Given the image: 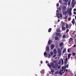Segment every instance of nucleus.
<instances>
[{
    "label": "nucleus",
    "instance_id": "nucleus-21",
    "mask_svg": "<svg viewBox=\"0 0 76 76\" xmlns=\"http://www.w3.org/2000/svg\"><path fill=\"white\" fill-rule=\"evenodd\" d=\"M68 26V24H67L66 25V29H68V28H69V26Z\"/></svg>",
    "mask_w": 76,
    "mask_h": 76
},
{
    "label": "nucleus",
    "instance_id": "nucleus-54",
    "mask_svg": "<svg viewBox=\"0 0 76 76\" xmlns=\"http://www.w3.org/2000/svg\"><path fill=\"white\" fill-rule=\"evenodd\" d=\"M68 67H69V64H67V67H68Z\"/></svg>",
    "mask_w": 76,
    "mask_h": 76
},
{
    "label": "nucleus",
    "instance_id": "nucleus-32",
    "mask_svg": "<svg viewBox=\"0 0 76 76\" xmlns=\"http://www.w3.org/2000/svg\"><path fill=\"white\" fill-rule=\"evenodd\" d=\"M50 54L52 56H53V52H50Z\"/></svg>",
    "mask_w": 76,
    "mask_h": 76
},
{
    "label": "nucleus",
    "instance_id": "nucleus-63",
    "mask_svg": "<svg viewBox=\"0 0 76 76\" xmlns=\"http://www.w3.org/2000/svg\"><path fill=\"white\" fill-rule=\"evenodd\" d=\"M75 31H73V33H75Z\"/></svg>",
    "mask_w": 76,
    "mask_h": 76
},
{
    "label": "nucleus",
    "instance_id": "nucleus-7",
    "mask_svg": "<svg viewBox=\"0 0 76 76\" xmlns=\"http://www.w3.org/2000/svg\"><path fill=\"white\" fill-rule=\"evenodd\" d=\"M50 48L52 50H53L54 48V45H51Z\"/></svg>",
    "mask_w": 76,
    "mask_h": 76
},
{
    "label": "nucleus",
    "instance_id": "nucleus-3",
    "mask_svg": "<svg viewBox=\"0 0 76 76\" xmlns=\"http://www.w3.org/2000/svg\"><path fill=\"white\" fill-rule=\"evenodd\" d=\"M66 7H64L62 8V10L63 12V13L65 12V10H66Z\"/></svg>",
    "mask_w": 76,
    "mask_h": 76
},
{
    "label": "nucleus",
    "instance_id": "nucleus-30",
    "mask_svg": "<svg viewBox=\"0 0 76 76\" xmlns=\"http://www.w3.org/2000/svg\"><path fill=\"white\" fill-rule=\"evenodd\" d=\"M61 60L62 64H64V61H63V60L62 59H61Z\"/></svg>",
    "mask_w": 76,
    "mask_h": 76
},
{
    "label": "nucleus",
    "instance_id": "nucleus-52",
    "mask_svg": "<svg viewBox=\"0 0 76 76\" xmlns=\"http://www.w3.org/2000/svg\"><path fill=\"white\" fill-rule=\"evenodd\" d=\"M60 20L59 19H58V22H60Z\"/></svg>",
    "mask_w": 76,
    "mask_h": 76
},
{
    "label": "nucleus",
    "instance_id": "nucleus-17",
    "mask_svg": "<svg viewBox=\"0 0 76 76\" xmlns=\"http://www.w3.org/2000/svg\"><path fill=\"white\" fill-rule=\"evenodd\" d=\"M49 50H50V48H49L48 46L47 48L46 51H49Z\"/></svg>",
    "mask_w": 76,
    "mask_h": 76
},
{
    "label": "nucleus",
    "instance_id": "nucleus-1",
    "mask_svg": "<svg viewBox=\"0 0 76 76\" xmlns=\"http://www.w3.org/2000/svg\"><path fill=\"white\" fill-rule=\"evenodd\" d=\"M47 65L50 68H51L52 67L53 69H56L57 67V66L58 65V64H56L54 65V64L53 62H51L50 64L49 63L47 64Z\"/></svg>",
    "mask_w": 76,
    "mask_h": 76
},
{
    "label": "nucleus",
    "instance_id": "nucleus-57",
    "mask_svg": "<svg viewBox=\"0 0 76 76\" xmlns=\"http://www.w3.org/2000/svg\"><path fill=\"white\" fill-rule=\"evenodd\" d=\"M76 45H74V47H76Z\"/></svg>",
    "mask_w": 76,
    "mask_h": 76
},
{
    "label": "nucleus",
    "instance_id": "nucleus-64",
    "mask_svg": "<svg viewBox=\"0 0 76 76\" xmlns=\"http://www.w3.org/2000/svg\"><path fill=\"white\" fill-rule=\"evenodd\" d=\"M75 41H76V39H75Z\"/></svg>",
    "mask_w": 76,
    "mask_h": 76
},
{
    "label": "nucleus",
    "instance_id": "nucleus-49",
    "mask_svg": "<svg viewBox=\"0 0 76 76\" xmlns=\"http://www.w3.org/2000/svg\"><path fill=\"white\" fill-rule=\"evenodd\" d=\"M59 3H61V0H60L59 1Z\"/></svg>",
    "mask_w": 76,
    "mask_h": 76
},
{
    "label": "nucleus",
    "instance_id": "nucleus-34",
    "mask_svg": "<svg viewBox=\"0 0 76 76\" xmlns=\"http://www.w3.org/2000/svg\"><path fill=\"white\" fill-rule=\"evenodd\" d=\"M47 52H45L44 53V56H46V55H47Z\"/></svg>",
    "mask_w": 76,
    "mask_h": 76
},
{
    "label": "nucleus",
    "instance_id": "nucleus-55",
    "mask_svg": "<svg viewBox=\"0 0 76 76\" xmlns=\"http://www.w3.org/2000/svg\"><path fill=\"white\" fill-rule=\"evenodd\" d=\"M58 19H60V16H59L58 17Z\"/></svg>",
    "mask_w": 76,
    "mask_h": 76
},
{
    "label": "nucleus",
    "instance_id": "nucleus-37",
    "mask_svg": "<svg viewBox=\"0 0 76 76\" xmlns=\"http://www.w3.org/2000/svg\"><path fill=\"white\" fill-rule=\"evenodd\" d=\"M76 54V53H72V55L73 56H75V55Z\"/></svg>",
    "mask_w": 76,
    "mask_h": 76
},
{
    "label": "nucleus",
    "instance_id": "nucleus-53",
    "mask_svg": "<svg viewBox=\"0 0 76 76\" xmlns=\"http://www.w3.org/2000/svg\"><path fill=\"white\" fill-rule=\"evenodd\" d=\"M46 64H47V63H48V61H46Z\"/></svg>",
    "mask_w": 76,
    "mask_h": 76
},
{
    "label": "nucleus",
    "instance_id": "nucleus-14",
    "mask_svg": "<svg viewBox=\"0 0 76 76\" xmlns=\"http://www.w3.org/2000/svg\"><path fill=\"white\" fill-rule=\"evenodd\" d=\"M54 72H55V71L54 69H52L51 70V72L52 73H54Z\"/></svg>",
    "mask_w": 76,
    "mask_h": 76
},
{
    "label": "nucleus",
    "instance_id": "nucleus-5",
    "mask_svg": "<svg viewBox=\"0 0 76 76\" xmlns=\"http://www.w3.org/2000/svg\"><path fill=\"white\" fill-rule=\"evenodd\" d=\"M56 35H57L58 37H60V36H61V34L60 33H57L56 34Z\"/></svg>",
    "mask_w": 76,
    "mask_h": 76
},
{
    "label": "nucleus",
    "instance_id": "nucleus-6",
    "mask_svg": "<svg viewBox=\"0 0 76 76\" xmlns=\"http://www.w3.org/2000/svg\"><path fill=\"white\" fill-rule=\"evenodd\" d=\"M72 41H73V39H72V38L71 37L69 39V42H71Z\"/></svg>",
    "mask_w": 76,
    "mask_h": 76
},
{
    "label": "nucleus",
    "instance_id": "nucleus-44",
    "mask_svg": "<svg viewBox=\"0 0 76 76\" xmlns=\"http://www.w3.org/2000/svg\"><path fill=\"white\" fill-rule=\"evenodd\" d=\"M60 17L61 18H62V15H61V14H60Z\"/></svg>",
    "mask_w": 76,
    "mask_h": 76
},
{
    "label": "nucleus",
    "instance_id": "nucleus-47",
    "mask_svg": "<svg viewBox=\"0 0 76 76\" xmlns=\"http://www.w3.org/2000/svg\"><path fill=\"white\" fill-rule=\"evenodd\" d=\"M56 57V55H54L53 56V57Z\"/></svg>",
    "mask_w": 76,
    "mask_h": 76
},
{
    "label": "nucleus",
    "instance_id": "nucleus-48",
    "mask_svg": "<svg viewBox=\"0 0 76 76\" xmlns=\"http://www.w3.org/2000/svg\"><path fill=\"white\" fill-rule=\"evenodd\" d=\"M73 13H74V15H76V12H74Z\"/></svg>",
    "mask_w": 76,
    "mask_h": 76
},
{
    "label": "nucleus",
    "instance_id": "nucleus-62",
    "mask_svg": "<svg viewBox=\"0 0 76 76\" xmlns=\"http://www.w3.org/2000/svg\"><path fill=\"white\" fill-rule=\"evenodd\" d=\"M58 10H57L56 11L57 12H58Z\"/></svg>",
    "mask_w": 76,
    "mask_h": 76
},
{
    "label": "nucleus",
    "instance_id": "nucleus-20",
    "mask_svg": "<svg viewBox=\"0 0 76 76\" xmlns=\"http://www.w3.org/2000/svg\"><path fill=\"white\" fill-rule=\"evenodd\" d=\"M71 3L72 6L74 5V0H72Z\"/></svg>",
    "mask_w": 76,
    "mask_h": 76
},
{
    "label": "nucleus",
    "instance_id": "nucleus-58",
    "mask_svg": "<svg viewBox=\"0 0 76 76\" xmlns=\"http://www.w3.org/2000/svg\"><path fill=\"white\" fill-rule=\"evenodd\" d=\"M60 9H61V8H59V10H60Z\"/></svg>",
    "mask_w": 76,
    "mask_h": 76
},
{
    "label": "nucleus",
    "instance_id": "nucleus-61",
    "mask_svg": "<svg viewBox=\"0 0 76 76\" xmlns=\"http://www.w3.org/2000/svg\"><path fill=\"white\" fill-rule=\"evenodd\" d=\"M75 19H76V15L75 16Z\"/></svg>",
    "mask_w": 76,
    "mask_h": 76
},
{
    "label": "nucleus",
    "instance_id": "nucleus-19",
    "mask_svg": "<svg viewBox=\"0 0 76 76\" xmlns=\"http://www.w3.org/2000/svg\"><path fill=\"white\" fill-rule=\"evenodd\" d=\"M71 56V54H69L68 55V59H69V58L70 57V56Z\"/></svg>",
    "mask_w": 76,
    "mask_h": 76
},
{
    "label": "nucleus",
    "instance_id": "nucleus-51",
    "mask_svg": "<svg viewBox=\"0 0 76 76\" xmlns=\"http://www.w3.org/2000/svg\"><path fill=\"white\" fill-rule=\"evenodd\" d=\"M74 11L75 12H76V9H74Z\"/></svg>",
    "mask_w": 76,
    "mask_h": 76
},
{
    "label": "nucleus",
    "instance_id": "nucleus-12",
    "mask_svg": "<svg viewBox=\"0 0 76 76\" xmlns=\"http://www.w3.org/2000/svg\"><path fill=\"white\" fill-rule=\"evenodd\" d=\"M72 23L73 25H75V19L74 18L73 19V20L72 21Z\"/></svg>",
    "mask_w": 76,
    "mask_h": 76
},
{
    "label": "nucleus",
    "instance_id": "nucleus-59",
    "mask_svg": "<svg viewBox=\"0 0 76 76\" xmlns=\"http://www.w3.org/2000/svg\"><path fill=\"white\" fill-rule=\"evenodd\" d=\"M49 74H50V75H51V72H49Z\"/></svg>",
    "mask_w": 76,
    "mask_h": 76
},
{
    "label": "nucleus",
    "instance_id": "nucleus-35",
    "mask_svg": "<svg viewBox=\"0 0 76 76\" xmlns=\"http://www.w3.org/2000/svg\"><path fill=\"white\" fill-rule=\"evenodd\" d=\"M67 60H68V58H67V57H66L65 58V61H67Z\"/></svg>",
    "mask_w": 76,
    "mask_h": 76
},
{
    "label": "nucleus",
    "instance_id": "nucleus-42",
    "mask_svg": "<svg viewBox=\"0 0 76 76\" xmlns=\"http://www.w3.org/2000/svg\"><path fill=\"white\" fill-rule=\"evenodd\" d=\"M56 6L57 7H58V6H59V4L58 3L57 4H56Z\"/></svg>",
    "mask_w": 76,
    "mask_h": 76
},
{
    "label": "nucleus",
    "instance_id": "nucleus-36",
    "mask_svg": "<svg viewBox=\"0 0 76 76\" xmlns=\"http://www.w3.org/2000/svg\"><path fill=\"white\" fill-rule=\"evenodd\" d=\"M55 74H58V71H56V72L55 73Z\"/></svg>",
    "mask_w": 76,
    "mask_h": 76
},
{
    "label": "nucleus",
    "instance_id": "nucleus-18",
    "mask_svg": "<svg viewBox=\"0 0 76 76\" xmlns=\"http://www.w3.org/2000/svg\"><path fill=\"white\" fill-rule=\"evenodd\" d=\"M51 55H50V54L48 53V58H50V57H51Z\"/></svg>",
    "mask_w": 76,
    "mask_h": 76
},
{
    "label": "nucleus",
    "instance_id": "nucleus-2",
    "mask_svg": "<svg viewBox=\"0 0 76 76\" xmlns=\"http://www.w3.org/2000/svg\"><path fill=\"white\" fill-rule=\"evenodd\" d=\"M58 53V56H60L61 54V51L60 49H58L57 50Z\"/></svg>",
    "mask_w": 76,
    "mask_h": 76
},
{
    "label": "nucleus",
    "instance_id": "nucleus-13",
    "mask_svg": "<svg viewBox=\"0 0 76 76\" xmlns=\"http://www.w3.org/2000/svg\"><path fill=\"white\" fill-rule=\"evenodd\" d=\"M54 53L55 54H57V50L56 49H54L53 50Z\"/></svg>",
    "mask_w": 76,
    "mask_h": 76
},
{
    "label": "nucleus",
    "instance_id": "nucleus-29",
    "mask_svg": "<svg viewBox=\"0 0 76 76\" xmlns=\"http://www.w3.org/2000/svg\"><path fill=\"white\" fill-rule=\"evenodd\" d=\"M66 49H64L63 50V53H65V52H66Z\"/></svg>",
    "mask_w": 76,
    "mask_h": 76
},
{
    "label": "nucleus",
    "instance_id": "nucleus-4",
    "mask_svg": "<svg viewBox=\"0 0 76 76\" xmlns=\"http://www.w3.org/2000/svg\"><path fill=\"white\" fill-rule=\"evenodd\" d=\"M72 8H70L69 11V13L70 15H72Z\"/></svg>",
    "mask_w": 76,
    "mask_h": 76
},
{
    "label": "nucleus",
    "instance_id": "nucleus-33",
    "mask_svg": "<svg viewBox=\"0 0 76 76\" xmlns=\"http://www.w3.org/2000/svg\"><path fill=\"white\" fill-rule=\"evenodd\" d=\"M70 1H69L68 3V5L69 6V5H70Z\"/></svg>",
    "mask_w": 76,
    "mask_h": 76
},
{
    "label": "nucleus",
    "instance_id": "nucleus-26",
    "mask_svg": "<svg viewBox=\"0 0 76 76\" xmlns=\"http://www.w3.org/2000/svg\"><path fill=\"white\" fill-rule=\"evenodd\" d=\"M59 74V75H63L62 72H61V71H60Z\"/></svg>",
    "mask_w": 76,
    "mask_h": 76
},
{
    "label": "nucleus",
    "instance_id": "nucleus-56",
    "mask_svg": "<svg viewBox=\"0 0 76 76\" xmlns=\"http://www.w3.org/2000/svg\"><path fill=\"white\" fill-rule=\"evenodd\" d=\"M66 67H65V68H64V70L65 71V70H66Z\"/></svg>",
    "mask_w": 76,
    "mask_h": 76
},
{
    "label": "nucleus",
    "instance_id": "nucleus-23",
    "mask_svg": "<svg viewBox=\"0 0 76 76\" xmlns=\"http://www.w3.org/2000/svg\"><path fill=\"white\" fill-rule=\"evenodd\" d=\"M71 26H72V24H71V23H70L68 25V27H69V28H70V27H71Z\"/></svg>",
    "mask_w": 76,
    "mask_h": 76
},
{
    "label": "nucleus",
    "instance_id": "nucleus-38",
    "mask_svg": "<svg viewBox=\"0 0 76 76\" xmlns=\"http://www.w3.org/2000/svg\"><path fill=\"white\" fill-rule=\"evenodd\" d=\"M60 71H61V72H63V69H61Z\"/></svg>",
    "mask_w": 76,
    "mask_h": 76
},
{
    "label": "nucleus",
    "instance_id": "nucleus-24",
    "mask_svg": "<svg viewBox=\"0 0 76 76\" xmlns=\"http://www.w3.org/2000/svg\"><path fill=\"white\" fill-rule=\"evenodd\" d=\"M51 40H49L48 42V44H51Z\"/></svg>",
    "mask_w": 76,
    "mask_h": 76
},
{
    "label": "nucleus",
    "instance_id": "nucleus-8",
    "mask_svg": "<svg viewBox=\"0 0 76 76\" xmlns=\"http://www.w3.org/2000/svg\"><path fill=\"white\" fill-rule=\"evenodd\" d=\"M55 41H57V40H58V37L57 36H56L55 37Z\"/></svg>",
    "mask_w": 76,
    "mask_h": 76
},
{
    "label": "nucleus",
    "instance_id": "nucleus-50",
    "mask_svg": "<svg viewBox=\"0 0 76 76\" xmlns=\"http://www.w3.org/2000/svg\"><path fill=\"white\" fill-rule=\"evenodd\" d=\"M43 63V62H42V61H40L41 64H42Z\"/></svg>",
    "mask_w": 76,
    "mask_h": 76
},
{
    "label": "nucleus",
    "instance_id": "nucleus-39",
    "mask_svg": "<svg viewBox=\"0 0 76 76\" xmlns=\"http://www.w3.org/2000/svg\"><path fill=\"white\" fill-rule=\"evenodd\" d=\"M67 61H65L64 62V64H66L67 63Z\"/></svg>",
    "mask_w": 76,
    "mask_h": 76
},
{
    "label": "nucleus",
    "instance_id": "nucleus-31",
    "mask_svg": "<svg viewBox=\"0 0 76 76\" xmlns=\"http://www.w3.org/2000/svg\"><path fill=\"white\" fill-rule=\"evenodd\" d=\"M66 37V35L64 34L63 36H62V38H65V37Z\"/></svg>",
    "mask_w": 76,
    "mask_h": 76
},
{
    "label": "nucleus",
    "instance_id": "nucleus-40",
    "mask_svg": "<svg viewBox=\"0 0 76 76\" xmlns=\"http://www.w3.org/2000/svg\"><path fill=\"white\" fill-rule=\"evenodd\" d=\"M69 29H67L66 31V33H67V32H69Z\"/></svg>",
    "mask_w": 76,
    "mask_h": 76
},
{
    "label": "nucleus",
    "instance_id": "nucleus-11",
    "mask_svg": "<svg viewBox=\"0 0 76 76\" xmlns=\"http://www.w3.org/2000/svg\"><path fill=\"white\" fill-rule=\"evenodd\" d=\"M61 23H62V26H65V24L66 23V22H63V21H62Z\"/></svg>",
    "mask_w": 76,
    "mask_h": 76
},
{
    "label": "nucleus",
    "instance_id": "nucleus-46",
    "mask_svg": "<svg viewBox=\"0 0 76 76\" xmlns=\"http://www.w3.org/2000/svg\"><path fill=\"white\" fill-rule=\"evenodd\" d=\"M56 15L57 16H59V13H58L57 14H56Z\"/></svg>",
    "mask_w": 76,
    "mask_h": 76
},
{
    "label": "nucleus",
    "instance_id": "nucleus-10",
    "mask_svg": "<svg viewBox=\"0 0 76 76\" xmlns=\"http://www.w3.org/2000/svg\"><path fill=\"white\" fill-rule=\"evenodd\" d=\"M63 42H61L59 44V47H61V46H63Z\"/></svg>",
    "mask_w": 76,
    "mask_h": 76
},
{
    "label": "nucleus",
    "instance_id": "nucleus-25",
    "mask_svg": "<svg viewBox=\"0 0 76 76\" xmlns=\"http://www.w3.org/2000/svg\"><path fill=\"white\" fill-rule=\"evenodd\" d=\"M51 31V28H50L48 30V32H50V31Z\"/></svg>",
    "mask_w": 76,
    "mask_h": 76
},
{
    "label": "nucleus",
    "instance_id": "nucleus-22",
    "mask_svg": "<svg viewBox=\"0 0 76 76\" xmlns=\"http://www.w3.org/2000/svg\"><path fill=\"white\" fill-rule=\"evenodd\" d=\"M70 51H71V49L70 48H69L68 49V53H70Z\"/></svg>",
    "mask_w": 76,
    "mask_h": 76
},
{
    "label": "nucleus",
    "instance_id": "nucleus-16",
    "mask_svg": "<svg viewBox=\"0 0 76 76\" xmlns=\"http://www.w3.org/2000/svg\"><path fill=\"white\" fill-rule=\"evenodd\" d=\"M40 72L41 74H44V70H42Z\"/></svg>",
    "mask_w": 76,
    "mask_h": 76
},
{
    "label": "nucleus",
    "instance_id": "nucleus-60",
    "mask_svg": "<svg viewBox=\"0 0 76 76\" xmlns=\"http://www.w3.org/2000/svg\"><path fill=\"white\" fill-rule=\"evenodd\" d=\"M67 71H68V70L67 69H66V71L67 72Z\"/></svg>",
    "mask_w": 76,
    "mask_h": 76
},
{
    "label": "nucleus",
    "instance_id": "nucleus-28",
    "mask_svg": "<svg viewBox=\"0 0 76 76\" xmlns=\"http://www.w3.org/2000/svg\"><path fill=\"white\" fill-rule=\"evenodd\" d=\"M68 17V15H66V16H65V17L64 18V19H66L67 18V17Z\"/></svg>",
    "mask_w": 76,
    "mask_h": 76
},
{
    "label": "nucleus",
    "instance_id": "nucleus-41",
    "mask_svg": "<svg viewBox=\"0 0 76 76\" xmlns=\"http://www.w3.org/2000/svg\"><path fill=\"white\" fill-rule=\"evenodd\" d=\"M71 20V18H68V21H70Z\"/></svg>",
    "mask_w": 76,
    "mask_h": 76
},
{
    "label": "nucleus",
    "instance_id": "nucleus-43",
    "mask_svg": "<svg viewBox=\"0 0 76 76\" xmlns=\"http://www.w3.org/2000/svg\"><path fill=\"white\" fill-rule=\"evenodd\" d=\"M61 67V66H60V65H59L58 67V69H60Z\"/></svg>",
    "mask_w": 76,
    "mask_h": 76
},
{
    "label": "nucleus",
    "instance_id": "nucleus-9",
    "mask_svg": "<svg viewBox=\"0 0 76 76\" xmlns=\"http://www.w3.org/2000/svg\"><path fill=\"white\" fill-rule=\"evenodd\" d=\"M62 28L64 31L66 30V27L63 26H62Z\"/></svg>",
    "mask_w": 76,
    "mask_h": 76
},
{
    "label": "nucleus",
    "instance_id": "nucleus-27",
    "mask_svg": "<svg viewBox=\"0 0 76 76\" xmlns=\"http://www.w3.org/2000/svg\"><path fill=\"white\" fill-rule=\"evenodd\" d=\"M57 31L58 32H60V30L59 29H57Z\"/></svg>",
    "mask_w": 76,
    "mask_h": 76
},
{
    "label": "nucleus",
    "instance_id": "nucleus-15",
    "mask_svg": "<svg viewBox=\"0 0 76 76\" xmlns=\"http://www.w3.org/2000/svg\"><path fill=\"white\" fill-rule=\"evenodd\" d=\"M67 11H65V12H64V13H63V12H62V14L63 15H67Z\"/></svg>",
    "mask_w": 76,
    "mask_h": 76
},
{
    "label": "nucleus",
    "instance_id": "nucleus-45",
    "mask_svg": "<svg viewBox=\"0 0 76 76\" xmlns=\"http://www.w3.org/2000/svg\"><path fill=\"white\" fill-rule=\"evenodd\" d=\"M65 2H66V3L68 2V1L67 0H64Z\"/></svg>",
    "mask_w": 76,
    "mask_h": 76
}]
</instances>
